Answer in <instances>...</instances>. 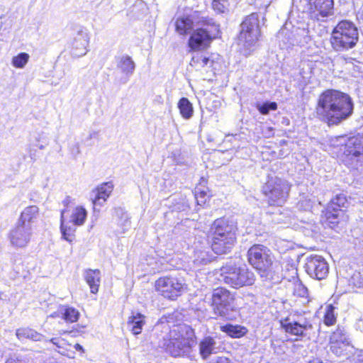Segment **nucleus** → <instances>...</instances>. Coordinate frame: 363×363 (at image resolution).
<instances>
[{
  "label": "nucleus",
  "mask_w": 363,
  "mask_h": 363,
  "mask_svg": "<svg viewBox=\"0 0 363 363\" xmlns=\"http://www.w3.org/2000/svg\"><path fill=\"white\" fill-rule=\"evenodd\" d=\"M354 110L351 97L340 91L328 89L318 98L317 117L329 126L337 125L350 118Z\"/></svg>",
  "instance_id": "f257e3e1"
},
{
  "label": "nucleus",
  "mask_w": 363,
  "mask_h": 363,
  "mask_svg": "<svg viewBox=\"0 0 363 363\" xmlns=\"http://www.w3.org/2000/svg\"><path fill=\"white\" fill-rule=\"evenodd\" d=\"M358 41V28L349 20L340 21L333 29L330 38L331 47L337 52H347L354 48Z\"/></svg>",
  "instance_id": "f03ea898"
},
{
  "label": "nucleus",
  "mask_w": 363,
  "mask_h": 363,
  "mask_svg": "<svg viewBox=\"0 0 363 363\" xmlns=\"http://www.w3.org/2000/svg\"><path fill=\"white\" fill-rule=\"evenodd\" d=\"M218 32V26L212 18L202 16L196 21V28L190 35L188 45L193 51L205 50Z\"/></svg>",
  "instance_id": "7ed1b4c3"
},
{
  "label": "nucleus",
  "mask_w": 363,
  "mask_h": 363,
  "mask_svg": "<svg viewBox=\"0 0 363 363\" xmlns=\"http://www.w3.org/2000/svg\"><path fill=\"white\" fill-rule=\"evenodd\" d=\"M220 280L234 289L252 286L255 281V275L246 265H238L228 262L220 269Z\"/></svg>",
  "instance_id": "20e7f679"
},
{
  "label": "nucleus",
  "mask_w": 363,
  "mask_h": 363,
  "mask_svg": "<svg viewBox=\"0 0 363 363\" xmlns=\"http://www.w3.org/2000/svg\"><path fill=\"white\" fill-rule=\"evenodd\" d=\"M260 36L259 19L257 13L246 16L240 24L238 37L240 43L245 48L244 55H248L255 47Z\"/></svg>",
  "instance_id": "39448f33"
},
{
  "label": "nucleus",
  "mask_w": 363,
  "mask_h": 363,
  "mask_svg": "<svg viewBox=\"0 0 363 363\" xmlns=\"http://www.w3.org/2000/svg\"><path fill=\"white\" fill-rule=\"evenodd\" d=\"M290 191L289 182L278 177H268L262 187L263 194L271 206H282L286 201Z\"/></svg>",
  "instance_id": "423d86ee"
},
{
  "label": "nucleus",
  "mask_w": 363,
  "mask_h": 363,
  "mask_svg": "<svg viewBox=\"0 0 363 363\" xmlns=\"http://www.w3.org/2000/svg\"><path fill=\"white\" fill-rule=\"evenodd\" d=\"M212 307L215 315L232 320V313L236 310L234 294L225 288L215 289L212 294Z\"/></svg>",
  "instance_id": "0eeeda50"
},
{
  "label": "nucleus",
  "mask_w": 363,
  "mask_h": 363,
  "mask_svg": "<svg viewBox=\"0 0 363 363\" xmlns=\"http://www.w3.org/2000/svg\"><path fill=\"white\" fill-rule=\"evenodd\" d=\"M247 257L250 264L262 273V277L268 275L274 259L268 247L262 245H254L248 250Z\"/></svg>",
  "instance_id": "6e6552de"
},
{
  "label": "nucleus",
  "mask_w": 363,
  "mask_h": 363,
  "mask_svg": "<svg viewBox=\"0 0 363 363\" xmlns=\"http://www.w3.org/2000/svg\"><path fill=\"white\" fill-rule=\"evenodd\" d=\"M344 162L352 169L363 165V135L349 138L344 150Z\"/></svg>",
  "instance_id": "1a4fd4ad"
},
{
  "label": "nucleus",
  "mask_w": 363,
  "mask_h": 363,
  "mask_svg": "<svg viewBox=\"0 0 363 363\" xmlns=\"http://www.w3.org/2000/svg\"><path fill=\"white\" fill-rule=\"evenodd\" d=\"M157 347L174 357L188 355L191 352V340L189 338L172 339L167 333L159 339Z\"/></svg>",
  "instance_id": "9d476101"
},
{
  "label": "nucleus",
  "mask_w": 363,
  "mask_h": 363,
  "mask_svg": "<svg viewBox=\"0 0 363 363\" xmlns=\"http://www.w3.org/2000/svg\"><path fill=\"white\" fill-rule=\"evenodd\" d=\"M281 326L291 335L309 339L315 334L313 325L306 318H300L298 320L286 318L281 320Z\"/></svg>",
  "instance_id": "9b49d317"
},
{
  "label": "nucleus",
  "mask_w": 363,
  "mask_h": 363,
  "mask_svg": "<svg viewBox=\"0 0 363 363\" xmlns=\"http://www.w3.org/2000/svg\"><path fill=\"white\" fill-rule=\"evenodd\" d=\"M183 280L173 277H161L156 281L155 289L162 296L174 300L184 291Z\"/></svg>",
  "instance_id": "f8f14e48"
},
{
  "label": "nucleus",
  "mask_w": 363,
  "mask_h": 363,
  "mask_svg": "<svg viewBox=\"0 0 363 363\" xmlns=\"http://www.w3.org/2000/svg\"><path fill=\"white\" fill-rule=\"evenodd\" d=\"M304 267L311 278L318 280L326 278L329 272L328 264L320 255H313L306 257Z\"/></svg>",
  "instance_id": "ddd939ff"
},
{
  "label": "nucleus",
  "mask_w": 363,
  "mask_h": 363,
  "mask_svg": "<svg viewBox=\"0 0 363 363\" xmlns=\"http://www.w3.org/2000/svg\"><path fill=\"white\" fill-rule=\"evenodd\" d=\"M308 12L312 18L323 21L333 14V0H307Z\"/></svg>",
  "instance_id": "4468645a"
},
{
  "label": "nucleus",
  "mask_w": 363,
  "mask_h": 363,
  "mask_svg": "<svg viewBox=\"0 0 363 363\" xmlns=\"http://www.w3.org/2000/svg\"><path fill=\"white\" fill-rule=\"evenodd\" d=\"M32 234V226L23 225L17 222L9 233L11 244L16 247H24L30 241Z\"/></svg>",
  "instance_id": "2eb2a0df"
},
{
  "label": "nucleus",
  "mask_w": 363,
  "mask_h": 363,
  "mask_svg": "<svg viewBox=\"0 0 363 363\" xmlns=\"http://www.w3.org/2000/svg\"><path fill=\"white\" fill-rule=\"evenodd\" d=\"M199 354L203 360L208 359L211 355L220 351V344L216 335H204L198 343Z\"/></svg>",
  "instance_id": "dca6fc26"
},
{
  "label": "nucleus",
  "mask_w": 363,
  "mask_h": 363,
  "mask_svg": "<svg viewBox=\"0 0 363 363\" xmlns=\"http://www.w3.org/2000/svg\"><path fill=\"white\" fill-rule=\"evenodd\" d=\"M211 238L235 235V227L232 222L225 218L216 219L210 228Z\"/></svg>",
  "instance_id": "f3484780"
},
{
  "label": "nucleus",
  "mask_w": 363,
  "mask_h": 363,
  "mask_svg": "<svg viewBox=\"0 0 363 363\" xmlns=\"http://www.w3.org/2000/svg\"><path fill=\"white\" fill-rule=\"evenodd\" d=\"M89 43L88 33L84 30H79L72 42L71 54L73 57H79L85 55L88 51L87 46Z\"/></svg>",
  "instance_id": "a211bd4d"
},
{
  "label": "nucleus",
  "mask_w": 363,
  "mask_h": 363,
  "mask_svg": "<svg viewBox=\"0 0 363 363\" xmlns=\"http://www.w3.org/2000/svg\"><path fill=\"white\" fill-rule=\"evenodd\" d=\"M236 242V236H226L224 238L212 237L211 249L218 255L228 253L231 251Z\"/></svg>",
  "instance_id": "6ab92c4d"
},
{
  "label": "nucleus",
  "mask_w": 363,
  "mask_h": 363,
  "mask_svg": "<svg viewBox=\"0 0 363 363\" xmlns=\"http://www.w3.org/2000/svg\"><path fill=\"white\" fill-rule=\"evenodd\" d=\"M113 189L112 182H107L101 184L95 191H93L91 198L94 206H102L110 196Z\"/></svg>",
  "instance_id": "aec40b11"
},
{
  "label": "nucleus",
  "mask_w": 363,
  "mask_h": 363,
  "mask_svg": "<svg viewBox=\"0 0 363 363\" xmlns=\"http://www.w3.org/2000/svg\"><path fill=\"white\" fill-rule=\"evenodd\" d=\"M201 17L180 16L175 21V30L179 35H186L189 33L194 27H196V21Z\"/></svg>",
  "instance_id": "412c9836"
},
{
  "label": "nucleus",
  "mask_w": 363,
  "mask_h": 363,
  "mask_svg": "<svg viewBox=\"0 0 363 363\" xmlns=\"http://www.w3.org/2000/svg\"><path fill=\"white\" fill-rule=\"evenodd\" d=\"M67 212L66 209L61 211L60 216V231L62 238L69 243L72 242L74 239V233L76 231V226L74 223L69 220L66 222L65 220V213Z\"/></svg>",
  "instance_id": "4be33fe9"
},
{
  "label": "nucleus",
  "mask_w": 363,
  "mask_h": 363,
  "mask_svg": "<svg viewBox=\"0 0 363 363\" xmlns=\"http://www.w3.org/2000/svg\"><path fill=\"white\" fill-rule=\"evenodd\" d=\"M277 38L281 49H290L295 46V30L283 28L279 31Z\"/></svg>",
  "instance_id": "5701e85b"
},
{
  "label": "nucleus",
  "mask_w": 363,
  "mask_h": 363,
  "mask_svg": "<svg viewBox=\"0 0 363 363\" xmlns=\"http://www.w3.org/2000/svg\"><path fill=\"white\" fill-rule=\"evenodd\" d=\"M145 323V316L140 313H132L127 322L128 329L133 335L141 333L143 327Z\"/></svg>",
  "instance_id": "b1692460"
},
{
  "label": "nucleus",
  "mask_w": 363,
  "mask_h": 363,
  "mask_svg": "<svg viewBox=\"0 0 363 363\" xmlns=\"http://www.w3.org/2000/svg\"><path fill=\"white\" fill-rule=\"evenodd\" d=\"M84 277L86 282L90 287L92 294H96L101 279V272L99 269H86L84 272Z\"/></svg>",
  "instance_id": "393cba45"
},
{
  "label": "nucleus",
  "mask_w": 363,
  "mask_h": 363,
  "mask_svg": "<svg viewBox=\"0 0 363 363\" xmlns=\"http://www.w3.org/2000/svg\"><path fill=\"white\" fill-rule=\"evenodd\" d=\"M324 213V217L322 218L323 225L325 227L334 229L340 222V216L342 212L334 208L330 209V207L328 206Z\"/></svg>",
  "instance_id": "a878e982"
},
{
  "label": "nucleus",
  "mask_w": 363,
  "mask_h": 363,
  "mask_svg": "<svg viewBox=\"0 0 363 363\" xmlns=\"http://www.w3.org/2000/svg\"><path fill=\"white\" fill-rule=\"evenodd\" d=\"M39 208L37 206H30L26 207L21 213L18 223L23 225L32 226V223L38 216Z\"/></svg>",
  "instance_id": "bb28decb"
},
{
  "label": "nucleus",
  "mask_w": 363,
  "mask_h": 363,
  "mask_svg": "<svg viewBox=\"0 0 363 363\" xmlns=\"http://www.w3.org/2000/svg\"><path fill=\"white\" fill-rule=\"evenodd\" d=\"M220 330L226 333L232 338H240L245 336L248 332V330L244 326L240 325H232L230 323L221 325L220 327Z\"/></svg>",
  "instance_id": "cd10ccee"
},
{
  "label": "nucleus",
  "mask_w": 363,
  "mask_h": 363,
  "mask_svg": "<svg viewBox=\"0 0 363 363\" xmlns=\"http://www.w3.org/2000/svg\"><path fill=\"white\" fill-rule=\"evenodd\" d=\"M16 335L19 340L30 339L35 342H40L43 340L47 341L43 335L29 328H21L17 329Z\"/></svg>",
  "instance_id": "c85d7f7f"
},
{
  "label": "nucleus",
  "mask_w": 363,
  "mask_h": 363,
  "mask_svg": "<svg viewBox=\"0 0 363 363\" xmlns=\"http://www.w3.org/2000/svg\"><path fill=\"white\" fill-rule=\"evenodd\" d=\"M117 68L127 77H130L133 74L135 70V65L130 57L128 55H123L118 57L117 61Z\"/></svg>",
  "instance_id": "c756f323"
},
{
  "label": "nucleus",
  "mask_w": 363,
  "mask_h": 363,
  "mask_svg": "<svg viewBox=\"0 0 363 363\" xmlns=\"http://www.w3.org/2000/svg\"><path fill=\"white\" fill-rule=\"evenodd\" d=\"M316 199L312 195H302L296 203V207L300 211H308L315 204Z\"/></svg>",
  "instance_id": "7c9ffc66"
},
{
  "label": "nucleus",
  "mask_w": 363,
  "mask_h": 363,
  "mask_svg": "<svg viewBox=\"0 0 363 363\" xmlns=\"http://www.w3.org/2000/svg\"><path fill=\"white\" fill-rule=\"evenodd\" d=\"M347 196L344 194H339L330 200L328 206L330 207V209L334 208L336 211L342 212V208H347Z\"/></svg>",
  "instance_id": "2f4dec72"
},
{
  "label": "nucleus",
  "mask_w": 363,
  "mask_h": 363,
  "mask_svg": "<svg viewBox=\"0 0 363 363\" xmlns=\"http://www.w3.org/2000/svg\"><path fill=\"white\" fill-rule=\"evenodd\" d=\"M115 215L118 218V224L122 226L121 233H124L130 227V221L127 212L123 208H116Z\"/></svg>",
  "instance_id": "473e14b6"
},
{
  "label": "nucleus",
  "mask_w": 363,
  "mask_h": 363,
  "mask_svg": "<svg viewBox=\"0 0 363 363\" xmlns=\"http://www.w3.org/2000/svg\"><path fill=\"white\" fill-rule=\"evenodd\" d=\"M330 342H337L341 345H350V340L344 328L338 327L330 336Z\"/></svg>",
  "instance_id": "72a5a7b5"
},
{
  "label": "nucleus",
  "mask_w": 363,
  "mask_h": 363,
  "mask_svg": "<svg viewBox=\"0 0 363 363\" xmlns=\"http://www.w3.org/2000/svg\"><path fill=\"white\" fill-rule=\"evenodd\" d=\"M87 212L86 209L82 206H77L73 211L70 221L77 226L82 225L86 218Z\"/></svg>",
  "instance_id": "f704fd0d"
},
{
  "label": "nucleus",
  "mask_w": 363,
  "mask_h": 363,
  "mask_svg": "<svg viewBox=\"0 0 363 363\" xmlns=\"http://www.w3.org/2000/svg\"><path fill=\"white\" fill-rule=\"evenodd\" d=\"M178 108L182 117L189 119L193 115V106L187 98H182L178 103Z\"/></svg>",
  "instance_id": "c9c22d12"
},
{
  "label": "nucleus",
  "mask_w": 363,
  "mask_h": 363,
  "mask_svg": "<svg viewBox=\"0 0 363 363\" xmlns=\"http://www.w3.org/2000/svg\"><path fill=\"white\" fill-rule=\"evenodd\" d=\"M194 257V263L198 266L206 264L213 260L212 255L206 250H196Z\"/></svg>",
  "instance_id": "e433bc0d"
},
{
  "label": "nucleus",
  "mask_w": 363,
  "mask_h": 363,
  "mask_svg": "<svg viewBox=\"0 0 363 363\" xmlns=\"http://www.w3.org/2000/svg\"><path fill=\"white\" fill-rule=\"evenodd\" d=\"M311 41V37L304 29H295V46H304Z\"/></svg>",
  "instance_id": "4c0bfd02"
},
{
  "label": "nucleus",
  "mask_w": 363,
  "mask_h": 363,
  "mask_svg": "<svg viewBox=\"0 0 363 363\" xmlns=\"http://www.w3.org/2000/svg\"><path fill=\"white\" fill-rule=\"evenodd\" d=\"M62 318L66 322L74 323L79 319V312L72 307H66L62 310Z\"/></svg>",
  "instance_id": "58836bf2"
},
{
  "label": "nucleus",
  "mask_w": 363,
  "mask_h": 363,
  "mask_svg": "<svg viewBox=\"0 0 363 363\" xmlns=\"http://www.w3.org/2000/svg\"><path fill=\"white\" fill-rule=\"evenodd\" d=\"M208 64H210L209 67H211L213 64V61L201 53H197L194 55L190 62L191 66H199L201 67L208 66Z\"/></svg>",
  "instance_id": "ea45409f"
},
{
  "label": "nucleus",
  "mask_w": 363,
  "mask_h": 363,
  "mask_svg": "<svg viewBox=\"0 0 363 363\" xmlns=\"http://www.w3.org/2000/svg\"><path fill=\"white\" fill-rule=\"evenodd\" d=\"M335 308L333 305H328L326 307V311L324 315V323L326 325H333L336 322V315L335 314Z\"/></svg>",
  "instance_id": "a19ab883"
},
{
  "label": "nucleus",
  "mask_w": 363,
  "mask_h": 363,
  "mask_svg": "<svg viewBox=\"0 0 363 363\" xmlns=\"http://www.w3.org/2000/svg\"><path fill=\"white\" fill-rule=\"evenodd\" d=\"M29 59V55L26 52H21L12 59V65L16 68H23L27 64Z\"/></svg>",
  "instance_id": "79ce46f5"
},
{
  "label": "nucleus",
  "mask_w": 363,
  "mask_h": 363,
  "mask_svg": "<svg viewBox=\"0 0 363 363\" xmlns=\"http://www.w3.org/2000/svg\"><path fill=\"white\" fill-rule=\"evenodd\" d=\"M256 107L260 113L267 115L270 111H275L277 109V104L276 102L267 101L262 104H257Z\"/></svg>",
  "instance_id": "37998d69"
},
{
  "label": "nucleus",
  "mask_w": 363,
  "mask_h": 363,
  "mask_svg": "<svg viewBox=\"0 0 363 363\" xmlns=\"http://www.w3.org/2000/svg\"><path fill=\"white\" fill-rule=\"evenodd\" d=\"M194 197L199 206L204 205L207 200L209 199L207 192L201 189L199 187H196L195 189Z\"/></svg>",
  "instance_id": "c03bdc74"
},
{
  "label": "nucleus",
  "mask_w": 363,
  "mask_h": 363,
  "mask_svg": "<svg viewBox=\"0 0 363 363\" xmlns=\"http://www.w3.org/2000/svg\"><path fill=\"white\" fill-rule=\"evenodd\" d=\"M349 345H341L337 342H330V350L336 356H341L344 354Z\"/></svg>",
  "instance_id": "a18cd8bd"
},
{
  "label": "nucleus",
  "mask_w": 363,
  "mask_h": 363,
  "mask_svg": "<svg viewBox=\"0 0 363 363\" xmlns=\"http://www.w3.org/2000/svg\"><path fill=\"white\" fill-rule=\"evenodd\" d=\"M225 3V0H213L212 3L213 9L218 13H224L226 9Z\"/></svg>",
  "instance_id": "49530a36"
},
{
  "label": "nucleus",
  "mask_w": 363,
  "mask_h": 363,
  "mask_svg": "<svg viewBox=\"0 0 363 363\" xmlns=\"http://www.w3.org/2000/svg\"><path fill=\"white\" fill-rule=\"evenodd\" d=\"M69 151L72 157L76 159L77 157L81 154V150L79 147V144L76 143L70 146Z\"/></svg>",
  "instance_id": "de8ad7c7"
},
{
  "label": "nucleus",
  "mask_w": 363,
  "mask_h": 363,
  "mask_svg": "<svg viewBox=\"0 0 363 363\" xmlns=\"http://www.w3.org/2000/svg\"><path fill=\"white\" fill-rule=\"evenodd\" d=\"M6 363H27V362L19 354H14L9 358Z\"/></svg>",
  "instance_id": "09e8293b"
},
{
  "label": "nucleus",
  "mask_w": 363,
  "mask_h": 363,
  "mask_svg": "<svg viewBox=\"0 0 363 363\" xmlns=\"http://www.w3.org/2000/svg\"><path fill=\"white\" fill-rule=\"evenodd\" d=\"M189 208L187 201H183L181 203L174 205V209L177 211H186Z\"/></svg>",
  "instance_id": "8fccbe9b"
},
{
  "label": "nucleus",
  "mask_w": 363,
  "mask_h": 363,
  "mask_svg": "<svg viewBox=\"0 0 363 363\" xmlns=\"http://www.w3.org/2000/svg\"><path fill=\"white\" fill-rule=\"evenodd\" d=\"M209 363H231V361L225 357H218L215 359L211 360Z\"/></svg>",
  "instance_id": "3c124183"
},
{
  "label": "nucleus",
  "mask_w": 363,
  "mask_h": 363,
  "mask_svg": "<svg viewBox=\"0 0 363 363\" xmlns=\"http://www.w3.org/2000/svg\"><path fill=\"white\" fill-rule=\"evenodd\" d=\"M299 289L298 291V294L300 296H305L307 294L308 290L306 287L303 286L299 284L298 285Z\"/></svg>",
  "instance_id": "603ef678"
},
{
  "label": "nucleus",
  "mask_w": 363,
  "mask_h": 363,
  "mask_svg": "<svg viewBox=\"0 0 363 363\" xmlns=\"http://www.w3.org/2000/svg\"><path fill=\"white\" fill-rule=\"evenodd\" d=\"M71 202V198L69 196H67L63 201H62V203L63 205L66 207V210L67 211V206L69 205V203Z\"/></svg>",
  "instance_id": "864d4df0"
},
{
  "label": "nucleus",
  "mask_w": 363,
  "mask_h": 363,
  "mask_svg": "<svg viewBox=\"0 0 363 363\" xmlns=\"http://www.w3.org/2000/svg\"><path fill=\"white\" fill-rule=\"evenodd\" d=\"M74 347L77 351H79V352H81L82 353L84 352V350L83 347L81 345L78 344V343L75 344Z\"/></svg>",
  "instance_id": "5fc2aeb1"
},
{
  "label": "nucleus",
  "mask_w": 363,
  "mask_h": 363,
  "mask_svg": "<svg viewBox=\"0 0 363 363\" xmlns=\"http://www.w3.org/2000/svg\"><path fill=\"white\" fill-rule=\"evenodd\" d=\"M96 135H97V133H96V132H92V133H91L89 134V139H91V138H95V137L96 136Z\"/></svg>",
  "instance_id": "6e6d98bb"
},
{
  "label": "nucleus",
  "mask_w": 363,
  "mask_h": 363,
  "mask_svg": "<svg viewBox=\"0 0 363 363\" xmlns=\"http://www.w3.org/2000/svg\"><path fill=\"white\" fill-rule=\"evenodd\" d=\"M57 338H52L51 340H50L49 341L52 343H53L54 345H57Z\"/></svg>",
  "instance_id": "4d7b16f0"
},
{
  "label": "nucleus",
  "mask_w": 363,
  "mask_h": 363,
  "mask_svg": "<svg viewBox=\"0 0 363 363\" xmlns=\"http://www.w3.org/2000/svg\"><path fill=\"white\" fill-rule=\"evenodd\" d=\"M359 363H363V354L359 357Z\"/></svg>",
  "instance_id": "13d9d810"
},
{
  "label": "nucleus",
  "mask_w": 363,
  "mask_h": 363,
  "mask_svg": "<svg viewBox=\"0 0 363 363\" xmlns=\"http://www.w3.org/2000/svg\"><path fill=\"white\" fill-rule=\"evenodd\" d=\"M38 147H39V148H40V150H43V149H44L45 145H40Z\"/></svg>",
  "instance_id": "bf43d9fd"
}]
</instances>
